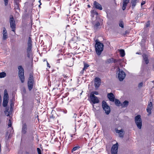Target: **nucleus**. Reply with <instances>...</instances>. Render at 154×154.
<instances>
[{
	"label": "nucleus",
	"instance_id": "nucleus-1",
	"mask_svg": "<svg viewBox=\"0 0 154 154\" xmlns=\"http://www.w3.org/2000/svg\"><path fill=\"white\" fill-rule=\"evenodd\" d=\"M96 44L95 45V51L97 54L100 55L101 54L102 52L103 49V44L99 41L98 40L95 41Z\"/></svg>",
	"mask_w": 154,
	"mask_h": 154
},
{
	"label": "nucleus",
	"instance_id": "nucleus-2",
	"mask_svg": "<svg viewBox=\"0 0 154 154\" xmlns=\"http://www.w3.org/2000/svg\"><path fill=\"white\" fill-rule=\"evenodd\" d=\"M19 70L18 75L22 83L24 81V71L23 69L21 66L18 67Z\"/></svg>",
	"mask_w": 154,
	"mask_h": 154
},
{
	"label": "nucleus",
	"instance_id": "nucleus-3",
	"mask_svg": "<svg viewBox=\"0 0 154 154\" xmlns=\"http://www.w3.org/2000/svg\"><path fill=\"white\" fill-rule=\"evenodd\" d=\"M135 123L137 128L140 129L142 126V121L141 118V116L140 115H137L134 118Z\"/></svg>",
	"mask_w": 154,
	"mask_h": 154
},
{
	"label": "nucleus",
	"instance_id": "nucleus-4",
	"mask_svg": "<svg viewBox=\"0 0 154 154\" xmlns=\"http://www.w3.org/2000/svg\"><path fill=\"white\" fill-rule=\"evenodd\" d=\"M102 106L106 113L107 115L109 114L110 112V107L107 105L106 102L104 101L102 102Z\"/></svg>",
	"mask_w": 154,
	"mask_h": 154
},
{
	"label": "nucleus",
	"instance_id": "nucleus-5",
	"mask_svg": "<svg viewBox=\"0 0 154 154\" xmlns=\"http://www.w3.org/2000/svg\"><path fill=\"white\" fill-rule=\"evenodd\" d=\"M119 72L118 73V78L120 81H122L125 79L126 76L125 73L122 70L118 68Z\"/></svg>",
	"mask_w": 154,
	"mask_h": 154
},
{
	"label": "nucleus",
	"instance_id": "nucleus-6",
	"mask_svg": "<svg viewBox=\"0 0 154 154\" xmlns=\"http://www.w3.org/2000/svg\"><path fill=\"white\" fill-rule=\"evenodd\" d=\"M119 145L117 143L112 146L111 149L112 154H117Z\"/></svg>",
	"mask_w": 154,
	"mask_h": 154
},
{
	"label": "nucleus",
	"instance_id": "nucleus-7",
	"mask_svg": "<svg viewBox=\"0 0 154 154\" xmlns=\"http://www.w3.org/2000/svg\"><path fill=\"white\" fill-rule=\"evenodd\" d=\"M90 98L91 101L94 104L98 103L99 102V100L97 97L95 96L94 95H90Z\"/></svg>",
	"mask_w": 154,
	"mask_h": 154
},
{
	"label": "nucleus",
	"instance_id": "nucleus-8",
	"mask_svg": "<svg viewBox=\"0 0 154 154\" xmlns=\"http://www.w3.org/2000/svg\"><path fill=\"white\" fill-rule=\"evenodd\" d=\"M10 25L12 29V31H14L15 28V21L13 18L12 17L11 18L10 20Z\"/></svg>",
	"mask_w": 154,
	"mask_h": 154
},
{
	"label": "nucleus",
	"instance_id": "nucleus-9",
	"mask_svg": "<svg viewBox=\"0 0 154 154\" xmlns=\"http://www.w3.org/2000/svg\"><path fill=\"white\" fill-rule=\"evenodd\" d=\"M100 85V79L97 77L95 79L94 85L96 88H98Z\"/></svg>",
	"mask_w": 154,
	"mask_h": 154
},
{
	"label": "nucleus",
	"instance_id": "nucleus-10",
	"mask_svg": "<svg viewBox=\"0 0 154 154\" xmlns=\"http://www.w3.org/2000/svg\"><path fill=\"white\" fill-rule=\"evenodd\" d=\"M94 6L95 8L99 10H101L103 9L101 5L96 1H94Z\"/></svg>",
	"mask_w": 154,
	"mask_h": 154
},
{
	"label": "nucleus",
	"instance_id": "nucleus-11",
	"mask_svg": "<svg viewBox=\"0 0 154 154\" xmlns=\"http://www.w3.org/2000/svg\"><path fill=\"white\" fill-rule=\"evenodd\" d=\"M2 39L4 40H6L8 38V35L7 30L5 27H4L2 32Z\"/></svg>",
	"mask_w": 154,
	"mask_h": 154
},
{
	"label": "nucleus",
	"instance_id": "nucleus-12",
	"mask_svg": "<svg viewBox=\"0 0 154 154\" xmlns=\"http://www.w3.org/2000/svg\"><path fill=\"white\" fill-rule=\"evenodd\" d=\"M107 97L109 100L112 102H114L115 100V96L112 93H110L108 94Z\"/></svg>",
	"mask_w": 154,
	"mask_h": 154
},
{
	"label": "nucleus",
	"instance_id": "nucleus-13",
	"mask_svg": "<svg viewBox=\"0 0 154 154\" xmlns=\"http://www.w3.org/2000/svg\"><path fill=\"white\" fill-rule=\"evenodd\" d=\"M34 81H28V86L29 91H31L33 88Z\"/></svg>",
	"mask_w": 154,
	"mask_h": 154
},
{
	"label": "nucleus",
	"instance_id": "nucleus-14",
	"mask_svg": "<svg viewBox=\"0 0 154 154\" xmlns=\"http://www.w3.org/2000/svg\"><path fill=\"white\" fill-rule=\"evenodd\" d=\"M3 100H8V95L7 90L5 89L4 91V95L3 97Z\"/></svg>",
	"mask_w": 154,
	"mask_h": 154
},
{
	"label": "nucleus",
	"instance_id": "nucleus-15",
	"mask_svg": "<svg viewBox=\"0 0 154 154\" xmlns=\"http://www.w3.org/2000/svg\"><path fill=\"white\" fill-rule=\"evenodd\" d=\"M129 2V0H123L122 9L123 10H125L126 6Z\"/></svg>",
	"mask_w": 154,
	"mask_h": 154
},
{
	"label": "nucleus",
	"instance_id": "nucleus-16",
	"mask_svg": "<svg viewBox=\"0 0 154 154\" xmlns=\"http://www.w3.org/2000/svg\"><path fill=\"white\" fill-rule=\"evenodd\" d=\"M19 0H14V8L16 9L19 10Z\"/></svg>",
	"mask_w": 154,
	"mask_h": 154
},
{
	"label": "nucleus",
	"instance_id": "nucleus-17",
	"mask_svg": "<svg viewBox=\"0 0 154 154\" xmlns=\"http://www.w3.org/2000/svg\"><path fill=\"white\" fill-rule=\"evenodd\" d=\"M116 132L118 133L119 134V136L121 137H122L123 136V135L124 134V132L122 129H121V130H117L116 131Z\"/></svg>",
	"mask_w": 154,
	"mask_h": 154
},
{
	"label": "nucleus",
	"instance_id": "nucleus-18",
	"mask_svg": "<svg viewBox=\"0 0 154 154\" xmlns=\"http://www.w3.org/2000/svg\"><path fill=\"white\" fill-rule=\"evenodd\" d=\"M27 126L26 124H23L22 128V133L25 134L26 132Z\"/></svg>",
	"mask_w": 154,
	"mask_h": 154
},
{
	"label": "nucleus",
	"instance_id": "nucleus-19",
	"mask_svg": "<svg viewBox=\"0 0 154 154\" xmlns=\"http://www.w3.org/2000/svg\"><path fill=\"white\" fill-rule=\"evenodd\" d=\"M128 104V101H125L122 103H121V106L122 107H127Z\"/></svg>",
	"mask_w": 154,
	"mask_h": 154
},
{
	"label": "nucleus",
	"instance_id": "nucleus-20",
	"mask_svg": "<svg viewBox=\"0 0 154 154\" xmlns=\"http://www.w3.org/2000/svg\"><path fill=\"white\" fill-rule=\"evenodd\" d=\"M107 62L108 63H110L112 62H117V60H114L113 58H110L108 59L107 60Z\"/></svg>",
	"mask_w": 154,
	"mask_h": 154
},
{
	"label": "nucleus",
	"instance_id": "nucleus-21",
	"mask_svg": "<svg viewBox=\"0 0 154 154\" xmlns=\"http://www.w3.org/2000/svg\"><path fill=\"white\" fill-rule=\"evenodd\" d=\"M143 60L145 62L146 64H147L149 63V60H148V57L147 55L145 54L143 55Z\"/></svg>",
	"mask_w": 154,
	"mask_h": 154
},
{
	"label": "nucleus",
	"instance_id": "nucleus-22",
	"mask_svg": "<svg viewBox=\"0 0 154 154\" xmlns=\"http://www.w3.org/2000/svg\"><path fill=\"white\" fill-rule=\"evenodd\" d=\"M119 51L121 57H123L125 56V54L124 50L120 49L119 50Z\"/></svg>",
	"mask_w": 154,
	"mask_h": 154
},
{
	"label": "nucleus",
	"instance_id": "nucleus-23",
	"mask_svg": "<svg viewBox=\"0 0 154 154\" xmlns=\"http://www.w3.org/2000/svg\"><path fill=\"white\" fill-rule=\"evenodd\" d=\"M115 104L117 106H121V103L120 101L117 99H116L115 101Z\"/></svg>",
	"mask_w": 154,
	"mask_h": 154
},
{
	"label": "nucleus",
	"instance_id": "nucleus-24",
	"mask_svg": "<svg viewBox=\"0 0 154 154\" xmlns=\"http://www.w3.org/2000/svg\"><path fill=\"white\" fill-rule=\"evenodd\" d=\"M100 25V23L98 21H97L94 25V28L95 29H97Z\"/></svg>",
	"mask_w": 154,
	"mask_h": 154
},
{
	"label": "nucleus",
	"instance_id": "nucleus-25",
	"mask_svg": "<svg viewBox=\"0 0 154 154\" xmlns=\"http://www.w3.org/2000/svg\"><path fill=\"white\" fill-rule=\"evenodd\" d=\"M27 44L28 46H32V41L30 37L29 38Z\"/></svg>",
	"mask_w": 154,
	"mask_h": 154
},
{
	"label": "nucleus",
	"instance_id": "nucleus-26",
	"mask_svg": "<svg viewBox=\"0 0 154 154\" xmlns=\"http://www.w3.org/2000/svg\"><path fill=\"white\" fill-rule=\"evenodd\" d=\"M6 75V73L5 72H0V78H4Z\"/></svg>",
	"mask_w": 154,
	"mask_h": 154
},
{
	"label": "nucleus",
	"instance_id": "nucleus-27",
	"mask_svg": "<svg viewBox=\"0 0 154 154\" xmlns=\"http://www.w3.org/2000/svg\"><path fill=\"white\" fill-rule=\"evenodd\" d=\"M137 2V0H132L131 3L132 7L134 8Z\"/></svg>",
	"mask_w": 154,
	"mask_h": 154
},
{
	"label": "nucleus",
	"instance_id": "nucleus-28",
	"mask_svg": "<svg viewBox=\"0 0 154 154\" xmlns=\"http://www.w3.org/2000/svg\"><path fill=\"white\" fill-rule=\"evenodd\" d=\"M80 147L79 146H75L73 148L72 150V152L74 151H75L76 150L79 149Z\"/></svg>",
	"mask_w": 154,
	"mask_h": 154
},
{
	"label": "nucleus",
	"instance_id": "nucleus-29",
	"mask_svg": "<svg viewBox=\"0 0 154 154\" xmlns=\"http://www.w3.org/2000/svg\"><path fill=\"white\" fill-rule=\"evenodd\" d=\"M28 81H34L33 76L31 74L29 75Z\"/></svg>",
	"mask_w": 154,
	"mask_h": 154
},
{
	"label": "nucleus",
	"instance_id": "nucleus-30",
	"mask_svg": "<svg viewBox=\"0 0 154 154\" xmlns=\"http://www.w3.org/2000/svg\"><path fill=\"white\" fill-rule=\"evenodd\" d=\"M8 101L5 100H3V105L4 107H6L8 104Z\"/></svg>",
	"mask_w": 154,
	"mask_h": 154
},
{
	"label": "nucleus",
	"instance_id": "nucleus-31",
	"mask_svg": "<svg viewBox=\"0 0 154 154\" xmlns=\"http://www.w3.org/2000/svg\"><path fill=\"white\" fill-rule=\"evenodd\" d=\"M151 109H152V107L147 106V108L146 110H147V111L148 112L149 114L151 113Z\"/></svg>",
	"mask_w": 154,
	"mask_h": 154
},
{
	"label": "nucleus",
	"instance_id": "nucleus-32",
	"mask_svg": "<svg viewBox=\"0 0 154 154\" xmlns=\"http://www.w3.org/2000/svg\"><path fill=\"white\" fill-rule=\"evenodd\" d=\"M32 46H28L27 49V52H31L32 48Z\"/></svg>",
	"mask_w": 154,
	"mask_h": 154
},
{
	"label": "nucleus",
	"instance_id": "nucleus-33",
	"mask_svg": "<svg viewBox=\"0 0 154 154\" xmlns=\"http://www.w3.org/2000/svg\"><path fill=\"white\" fill-rule=\"evenodd\" d=\"M89 66V65L88 64L86 63H85L84 64V67L83 68V70H86L88 67Z\"/></svg>",
	"mask_w": 154,
	"mask_h": 154
},
{
	"label": "nucleus",
	"instance_id": "nucleus-34",
	"mask_svg": "<svg viewBox=\"0 0 154 154\" xmlns=\"http://www.w3.org/2000/svg\"><path fill=\"white\" fill-rule=\"evenodd\" d=\"M119 26L122 28H123L124 27V23L122 21H120L119 24Z\"/></svg>",
	"mask_w": 154,
	"mask_h": 154
},
{
	"label": "nucleus",
	"instance_id": "nucleus-35",
	"mask_svg": "<svg viewBox=\"0 0 154 154\" xmlns=\"http://www.w3.org/2000/svg\"><path fill=\"white\" fill-rule=\"evenodd\" d=\"M8 109H6L5 111V113L6 115L7 116H8L9 115V113L8 112Z\"/></svg>",
	"mask_w": 154,
	"mask_h": 154
},
{
	"label": "nucleus",
	"instance_id": "nucleus-36",
	"mask_svg": "<svg viewBox=\"0 0 154 154\" xmlns=\"http://www.w3.org/2000/svg\"><path fill=\"white\" fill-rule=\"evenodd\" d=\"M98 92L95 91L92 92L91 93L90 95L93 94V95H94V94H95V95H98Z\"/></svg>",
	"mask_w": 154,
	"mask_h": 154
},
{
	"label": "nucleus",
	"instance_id": "nucleus-37",
	"mask_svg": "<svg viewBox=\"0 0 154 154\" xmlns=\"http://www.w3.org/2000/svg\"><path fill=\"white\" fill-rule=\"evenodd\" d=\"M26 93V90L25 88H23L22 89V94L24 95Z\"/></svg>",
	"mask_w": 154,
	"mask_h": 154
},
{
	"label": "nucleus",
	"instance_id": "nucleus-38",
	"mask_svg": "<svg viewBox=\"0 0 154 154\" xmlns=\"http://www.w3.org/2000/svg\"><path fill=\"white\" fill-rule=\"evenodd\" d=\"M37 150L38 154H41V151L40 148H37Z\"/></svg>",
	"mask_w": 154,
	"mask_h": 154
},
{
	"label": "nucleus",
	"instance_id": "nucleus-39",
	"mask_svg": "<svg viewBox=\"0 0 154 154\" xmlns=\"http://www.w3.org/2000/svg\"><path fill=\"white\" fill-rule=\"evenodd\" d=\"M5 2V6H7L8 4V0H4Z\"/></svg>",
	"mask_w": 154,
	"mask_h": 154
},
{
	"label": "nucleus",
	"instance_id": "nucleus-40",
	"mask_svg": "<svg viewBox=\"0 0 154 154\" xmlns=\"http://www.w3.org/2000/svg\"><path fill=\"white\" fill-rule=\"evenodd\" d=\"M146 3V0H142V2L141 3V5H144Z\"/></svg>",
	"mask_w": 154,
	"mask_h": 154
},
{
	"label": "nucleus",
	"instance_id": "nucleus-41",
	"mask_svg": "<svg viewBox=\"0 0 154 154\" xmlns=\"http://www.w3.org/2000/svg\"><path fill=\"white\" fill-rule=\"evenodd\" d=\"M11 121L10 119L9 120V122H8V126L9 127H11Z\"/></svg>",
	"mask_w": 154,
	"mask_h": 154
},
{
	"label": "nucleus",
	"instance_id": "nucleus-42",
	"mask_svg": "<svg viewBox=\"0 0 154 154\" xmlns=\"http://www.w3.org/2000/svg\"><path fill=\"white\" fill-rule=\"evenodd\" d=\"M143 85V82H141L138 85V87H140L142 86Z\"/></svg>",
	"mask_w": 154,
	"mask_h": 154
},
{
	"label": "nucleus",
	"instance_id": "nucleus-43",
	"mask_svg": "<svg viewBox=\"0 0 154 154\" xmlns=\"http://www.w3.org/2000/svg\"><path fill=\"white\" fill-rule=\"evenodd\" d=\"M152 103L151 102H150L149 103L148 106L152 107Z\"/></svg>",
	"mask_w": 154,
	"mask_h": 154
},
{
	"label": "nucleus",
	"instance_id": "nucleus-44",
	"mask_svg": "<svg viewBox=\"0 0 154 154\" xmlns=\"http://www.w3.org/2000/svg\"><path fill=\"white\" fill-rule=\"evenodd\" d=\"M91 13H94V14H96V15H98V13L95 11H91Z\"/></svg>",
	"mask_w": 154,
	"mask_h": 154
},
{
	"label": "nucleus",
	"instance_id": "nucleus-45",
	"mask_svg": "<svg viewBox=\"0 0 154 154\" xmlns=\"http://www.w3.org/2000/svg\"><path fill=\"white\" fill-rule=\"evenodd\" d=\"M149 23L148 22L146 24V27H149Z\"/></svg>",
	"mask_w": 154,
	"mask_h": 154
},
{
	"label": "nucleus",
	"instance_id": "nucleus-46",
	"mask_svg": "<svg viewBox=\"0 0 154 154\" xmlns=\"http://www.w3.org/2000/svg\"><path fill=\"white\" fill-rule=\"evenodd\" d=\"M30 52H27V56L28 57H30Z\"/></svg>",
	"mask_w": 154,
	"mask_h": 154
},
{
	"label": "nucleus",
	"instance_id": "nucleus-47",
	"mask_svg": "<svg viewBox=\"0 0 154 154\" xmlns=\"http://www.w3.org/2000/svg\"><path fill=\"white\" fill-rule=\"evenodd\" d=\"M47 65L48 67L49 68L50 67V66L49 65V64L47 62Z\"/></svg>",
	"mask_w": 154,
	"mask_h": 154
},
{
	"label": "nucleus",
	"instance_id": "nucleus-48",
	"mask_svg": "<svg viewBox=\"0 0 154 154\" xmlns=\"http://www.w3.org/2000/svg\"><path fill=\"white\" fill-rule=\"evenodd\" d=\"M73 135L72 134H70V137H71V140H72V137H73Z\"/></svg>",
	"mask_w": 154,
	"mask_h": 154
},
{
	"label": "nucleus",
	"instance_id": "nucleus-49",
	"mask_svg": "<svg viewBox=\"0 0 154 154\" xmlns=\"http://www.w3.org/2000/svg\"><path fill=\"white\" fill-rule=\"evenodd\" d=\"M60 59L59 60H57V63H59L60 62H59V60H60Z\"/></svg>",
	"mask_w": 154,
	"mask_h": 154
},
{
	"label": "nucleus",
	"instance_id": "nucleus-50",
	"mask_svg": "<svg viewBox=\"0 0 154 154\" xmlns=\"http://www.w3.org/2000/svg\"><path fill=\"white\" fill-rule=\"evenodd\" d=\"M74 117H76V114H75H75H74Z\"/></svg>",
	"mask_w": 154,
	"mask_h": 154
},
{
	"label": "nucleus",
	"instance_id": "nucleus-51",
	"mask_svg": "<svg viewBox=\"0 0 154 154\" xmlns=\"http://www.w3.org/2000/svg\"><path fill=\"white\" fill-rule=\"evenodd\" d=\"M84 70H83V69H82V71H81V73H83V72Z\"/></svg>",
	"mask_w": 154,
	"mask_h": 154
},
{
	"label": "nucleus",
	"instance_id": "nucleus-52",
	"mask_svg": "<svg viewBox=\"0 0 154 154\" xmlns=\"http://www.w3.org/2000/svg\"><path fill=\"white\" fill-rule=\"evenodd\" d=\"M88 7H90V6L89 5H88Z\"/></svg>",
	"mask_w": 154,
	"mask_h": 154
},
{
	"label": "nucleus",
	"instance_id": "nucleus-53",
	"mask_svg": "<svg viewBox=\"0 0 154 154\" xmlns=\"http://www.w3.org/2000/svg\"><path fill=\"white\" fill-rule=\"evenodd\" d=\"M136 54H139V53H136Z\"/></svg>",
	"mask_w": 154,
	"mask_h": 154
}]
</instances>
